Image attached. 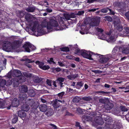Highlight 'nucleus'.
I'll return each instance as SVG.
<instances>
[{
  "label": "nucleus",
  "instance_id": "nucleus-16",
  "mask_svg": "<svg viewBox=\"0 0 129 129\" xmlns=\"http://www.w3.org/2000/svg\"><path fill=\"white\" fill-rule=\"evenodd\" d=\"M81 117L83 122L85 123L86 121H88L91 119V118L90 116L87 115H86L82 116Z\"/></svg>",
  "mask_w": 129,
  "mask_h": 129
},
{
  "label": "nucleus",
  "instance_id": "nucleus-33",
  "mask_svg": "<svg viewBox=\"0 0 129 129\" xmlns=\"http://www.w3.org/2000/svg\"><path fill=\"white\" fill-rule=\"evenodd\" d=\"M80 98L78 96H76L73 99V102H78L80 100Z\"/></svg>",
  "mask_w": 129,
  "mask_h": 129
},
{
  "label": "nucleus",
  "instance_id": "nucleus-28",
  "mask_svg": "<svg viewBox=\"0 0 129 129\" xmlns=\"http://www.w3.org/2000/svg\"><path fill=\"white\" fill-rule=\"evenodd\" d=\"M34 77L33 79V80L35 82H39L41 81V79L38 76H34Z\"/></svg>",
  "mask_w": 129,
  "mask_h": 129
},
{
  "label": "nucleus",
  "instance_id": "nucleus-46",
  "mask_svg": "<svg viewBox=\"0 0 129 129\" xmlns=\"http://www.w3.org/2000/svg\"><path fill=\"white\" fill-rule=\"evenodd\" d=\"M34 61H31L29 59H25V63H28L31 62H33Z\"/></svg>",
  "mask_w": 129,
  "mask_h": 129
},
{
  "label": "nucleus",
  "instance_id": "nucleus-29",
  "mask_svg": "<svg viewBox=\"0 0 129 129\" xmlns=\"http://www.w3.org/2000/svg\"><path fill=\"white\" fill-rule=\"evenodd\" d=\"M23 74L27 78H30L32 76V75L31 74L28 72H24Z\"/></svg>",
  "mask_w": 129,
  "mask_h": 129
},
{
  "label": "nucleus",
  "instance_id": "nucleus-34",
  "mask_svg": "<svg viewBox=\"0 0 129 129\" xmlns=\"http://www.w3.org/2000/svg\"><path fill=\"white\" fill-rule=\"evenodd\" d=\"M28 103L29 104V105L30 106L32 107L33 106L34 107L35 105V102L33 100H30L28 102Z\"/></svg>",
  "mask_w": 129,
  "mask_h": 129
},
{
  "label": "nucleus",
  "instance_id": "nucleus-7",
  "mask_svg": "<svg viewBox=\"0 0 129 129\" xmlns=\"http://www.w3.org/2000/svg\"><path fill=\"white\" fill-rule=\"evenodd\" d=\"M25 18L29 23H30L33 22L35 18L33 16L30 14H26L25 16Z\"/></svg>",
  "mask_w": 129,
  "mask_h": 129
},
{
  "label": "nucleus",
  "instance_id": "nucleus-27",
  "mask_svg": "<svg viewBox=\"0 0 129 129\" xmlns=\"http://www.w3.org/2000/svg\"><path fill=\"white\" fill-rule=\"evenodd\" d=\"M84 84V83L83 82H79L77 83L76 85L77 87L78 88L79 87H82Z\"/></svg>",
  "mask_w": 129,
  "mask_h": 129
},
{
  "label": "nucleus",
  "instance_id": "nucleus-52",
  "mask_svg": "<svg viewBox=\"0 0 129 129\" xmlns=\"http://www.w3.org/2000/svg\"><path fill=\"white\" fill-rule=\"evenodd\" d=\"M53 58H51L49 60H48L47 61L50 63H52L53 62L54 64H55V62L53 61Z\"/></svg>",
  "mask_w": 129,
  "mask_h": 129
},
{
  "label": "nucleus",
  "instance_id": "nucleus-11",
  "mask_svg": "<svg viewBox=\"0 0 129 129\" xmlns=\"http://www.w3.org/2000/svg\"><path fill=\"white\" fill-rule=\"evenodd\" d=\"M12 75L14 77H20L22 75V73L20 71L15 70L13 71Z\"/></svg>",
  "mask_w": 129,
  "mask_h": 129
},
{
  "label": "nucleus",
  "instance_id": "nucleus-51",
  "mask_svg": "<svg viewBox=\"0 0 129 129\" xmlns=\"http://www.w3.org/2000/svg\"><path fill=\"white\" fill-rule=\"evenodd\" d=\"M49 68V67L48 66H43L42 68V69L43 70H46L48 69Z\"/></svg>",
  "mask_w": 129,
  "mask_h": 129
},
{
  "label": "nucleus",
  "instance_id": "nucleus-43",
  "mask_svg": "<svg viewBox=\"0 0 129 129\" xmlns=\"http://www.w3.org/2000/svg\"><path fill=\"white\" fill-rule=\"evenodd\" d=\"M83 109H82L80 108H78L77 109V112L79 114L82 113L83 112Z\"/></svg>",
  "mask_w": 129,
  "mask_h": 129
},
{
  "label": "nucleus",
  "instance_id": "nucleus-25",
  "mask_svg": "<svg viewBox=\"0 0 129 129\" xmlns=\"http://www.w3.org/2000/svg\"><path fill=\"white\" fill-rule=\"evenodd\" d=\"M35 9V8L34 7H29L27 8L26 10V11L29 12H34Z\"/></svg>",
  "mask_w": 129,
  "mask_h": 129
},
{
  "label": "nucleus",
  "instance_id": "nucleus-14",
  "mask_svg": "<svg viewBox=\"0 0 129 129\" xmlns=\"http://www.w3.org/2000/svg\"><path fill=\"white\" fill-rule=\"evenodd\" d=\"M110 58L109 56H106L105 57L101 58L99 59L100 62L101 63H105L108 61Z\"/></svg>",
  "mask_w": 129,
  "mask_h": 129
},
{
  "label": "nucleus",
  "instance_id": "nucleus-2",
  "mask_svg": "<svg viewBox=\"0 0 129 129\" xmlns=\"http://www.w3.org/2000/svg\"><path fill=\"white\" fill-rule=\"evenodd\" d=\"M42 25L43 27H47V29L50 31L63 29L59 26L57 22L53 19L50 20L49 23L46 20H44L42 23Z\"/></svg>",
  "mask_w": 129,
  "mask_h": 129
},
{
  "label": "nucleus",
  "instance_id": "nucleus-54",
  "mask_svg": "<svg viewBox=\"0 0 129 129\" xmlns=\"http://www.w3.org/2000/svg\"><path fill=\"white\" fill-rule=\"evenodd\" d=\"M17 120V117L14 118L12 120V122L13 123H15Z\"/></svg>",
  "mask_w": 129,
  "mask_h": 129
},
{
  "label": "nucleus",
  "instance_id": "nucleus-60",
  "mask_svg": "<svg viewBox=\"0 0 129 129\" xmlns=\"http://www.w3.org/2000/svg\"><path fill=\"white\" fill-rule=\"evenodd\" d=\"M95 11V9H90L88 10V11L90 12H94Z\"/></svg>",
  "mask_w": 129,
  "mask_h": 129
},
{
  "label": "nucleus",
  "instance_id": "nucleus-17",
  "mask_svg": "<svg viewBox=\"0 0 129 129\" xmlns=\"http://www.w3.org/2000/svg\"><path fill=\"white\" fill-rule=\"evenodd\" d=\"M52 105L55 108H57L60 106V104L56 99L54 100L52 102Z\"/></svg>",
  "mask_w": 129,
  "mask_h": 129
},
{
  "label": "nucleus",
  "instance_id": "nucleus-42",
  "mask_svg": "<svg viewBox=\"0 0 129 129\" xmlns=\"http://www.w3.org/2000/svg\"><path fill=\"white\" fill-rule=\"evenodd\" d=\"M5 107L3 102L2 101H0V108H3Z\"/></svg>",
  "mask_w": 129,
  "mask_h": 129
},
{
  "label": "nucleus",
  "instance_id": "nucleus-37",
  "mask_svg": "<svg viewBox=\"0 0 129 129\" xmlns=\"http://www.w3.org/2000/svg\"><path fill=\"white\" fill-rule=\"evenodd\" d=\"M103 116L104 117H103V116H102V117H103V118L105 121H109V116L105 115H104Z\"/></svg>",
  "mask_w": 129,
  "mask_h": 129
},
{
  "label": "nucleus",
  "instance_id": "nucleus-31",
  "mask_svg": "<svg viewBox=\"0 0 129 129\" xmlns=\"http://www.w3.org/2000/svg\"><path fill=\"white\" fill-rule=\"evenodd\" d=\"M6 80L5 79H2L0 83V86L3 87L6 84Z\"/></svg>",
  "mask_w": 129,
  "mask_h": 129
},
{
  "label": "nucleus",
  "instance_id": "nucleus-10",
  "mask_svg": "<svg viewBox=\"0 0 129 129\" xmlns=\"http://www.w3.org/2000/svg\"><path fill=\"white\" fill-rule=\"evenodd\" d=\"M96 30L99 33L100 35L99 36L101 37L100 39L104 40H105L106 39L105 36L102 33L103 31V30L102 29L97 28H96Z\"/></svg>",
  "mask_w": 129,
  "mask_h": 129
},
{
  "label": "nucleus",
  "instance_id": "nucleus-18",
  "mask_svg": "<svg viewBox=\"0 0 129 129\" xmlns=\"http://www.w3.org/2000/svg\"><path fill=\"white\" fill-rule=\"evenodd\" d=\"M39 108L40 110L42 112H45L47 109V107L45 105L43 104L39 106Z\"/></svg>",
  "mask_w": 129,
  "mask_h": 129
},
{
  "label": "nucleus",
  "instance_id": "nucleus-63",
  "mask_svg": "<svg viewBox=\"0 0 129 129\" xmlns=\"http://www.w3.org/2000/svg\"><path fill=\"white\" fill-rule=\"evenodd\" d=\"M57 100V101H58V102H59L60 103H61L62 104H64L65 102V101L64 100H63L62 101L59 100H58V99H56Z\"/></svg>",
  "mask_w": 129,
  "mask_h": 129
},
{
  "label": "nucleus",
  "instance_id": "nucleus-39",
  "mask_svg": "<svg viewBox=\"0 0 129 129\" xmlns=\"http://www.w3.org/2000/svg\"><path fill=\"white\" fill-rule=\"evenodd\" d=\"M107 101V100L106 99H101L99 100V102L103 104H104Z\"/></svg>",
  "mask_w": 129,
  "mask_h": 129
},
{
  "label": "nucleus",
  "instance_id": "nucleus-4",
  "mask_svg": "<svg viewBox=\"0 0 129 129\" xmlns=\"http://www.w3.org/2000/svg\"><path fill=\"white\" fill-rule=\"evenodd\" d=\"M77 53L80 54L84 58L91 60H93L91 57L92 55L94 54L93 52L90 51H87L85 50H81L79 49H77Z\"/></svg>",
  "mask_w": 129,
  "mask_h": 129
},
{
  "label": "nucleus",
  "instance_id": "nucleus-1",
  "mask_svg": "<svg viewBox=\"0 0 129 129\" xmlns=\"http://www.w3.org/2000/svg\"><path fill=\"white\" fill-rule=\"evenodd\" d=\"M120 22L119 18L118 17H117L113 22L115 28V30L112 31V33L110 32L107 34L109 36L112 34L111 36L109 38V40L111 42L115 41L118 35H119L120 36L122 37L123 36V35H126L125 34H125L124 33H123V34H122L123 33H121V31L123 30V27L121 25L119 24Z\"/></svg>",
  "mask_w": 129,
  "mask_h": 129
},
{
  "label": "nucleus",
  "instance_id": "nucleus-19",
  "mask_svg": "<svg viewBox=\"0 0 129 129\" xmlns=\"http://www.w3.org/2000/svg\"><path fill=\"white\" fill-rule=\"evenodd\" d=\"M47 110V112L46 113V115L48 116H51L53 114V109L50 108H48Z\"/></svg>",
  "mask_w": 129,
  "mask_h": 129
},
{
  "label": "nucleus",
  "instance_id": "nucleus-61",
  "mask_svg": "<svg viewBox=\"0 0 129 129\" xmlns=\"http://www.w3.org/2000/svg\"><path fill=\"white\" fill-rule=\"evenodd\" d=\"M54 70H55L57 72H59L61 71V69L59 68H57L54 69Z\"/></svg>",
  "mask_w": 129,
  "mask_h": 129
},
{
  "label": "nucleus",
  "instance_id": "nucleus-36",
  "mask_svg": "<svg viewBox=\"0 0 129 129\" xmlns=\"http://www.w3.org/2000/svg\"><path fill=\"white\" fill-rule=\"evenodd\" d=\"M61 51H63L67 52L70 51L69 48L68 47H65L60 48Z\"/></svg>",
  "mask_w": 129,
  "mask_h": 129
},
{
  "label": "nucleus",
  "instance_id": "nucleus-23",
  "mask_svg": "<svg viewBox=\"0 0 129 129\" xmlns=\"http://www.w3.org/2000/svg\"><path fill=\"white\" fill-rule=\"evenodd\" d=\"M28 93L29 96L32 97H33L35 95V92L33 89H30L29 90Z\"/></svg>",
  "mask_w": 129,
  "mask_h": 129
},
{
  "label": "nucleus",
  "instance_id": "nucleus-40",
  "mask_svg": "<svg viewBox=\"0 0 129 129\" xmlns=\"http://www.w3.org/2000/svg\"><path fill=\"white\" fill-rule=\"evenodd\" d=\"M98 93H100L101 94H103L104 95H107V94H108L110 93V92H105L103 91H98L97 92Z\"/></svg>",
  "mask_w": 129,
  "mask_h": 129
},
{
  "label": "nucleus",
  "instance_id": "nucleus-21",
  "mask_svg": "<svg viewBox=\"0 0 129 129\" xmlns=\"http://www.w3.org/2000/svg\"><path fill=\"white\" fill-rule=\"evenodd\" d=\"M120 48L117 46H116L113 49L112 51V53L114 54H117L118 53L120 50Z\"/></svg>",
  "mask_w": 129,
  "mask_h": 129
},
{
  "label": "nucleus",
  "instance_id": "nucleus-64",
  "mask_svg": "<svg viewBox=\"0 0 129 129\" xmlns=\"http://www.w3.org/2000/svg\"><path fill=\"white\" fill-rule=\"evenodd\" d=\"M41 101L43 103H45L46 102V101L45 100L43 99L42 98H41Z\"/></svg>",
  "mask_w": 129,
  "mask_h": 129
},
{
  "label": "nucleus",
  "instance_id": "nucleus-57",
  "mask_svg": "<svg viewBox=\"0 0 129 129\" xmlns=\"http://www.w3.org/2000/svg\"><path fill=\"white\" fill-rule=\"evenodd\" d=\"M84 11H79L77 14L78 15H82L84 14Z\"/></svg>",
  "mask_w": 129,
  "mask_h": 129
},
{
  "label": "nucleus",
  "instance_id": "nucleus-12",
  "mask_svg": "<svg viewBox=\"0 0 129 129\" xmlns=\"http://www.w3.org/2000/svg\"><path fill=\"white\" fill-rule=\"evenodd\" d=\"M68 72H70V74L67 76H66V78L69 79V80H73L78 77V75L77 74H75L74 75L72 74L71 72H69V71H67V74Z\"/></svg>",
  "mask_w": 129,
  "mask_h": 129
},
{
  "label": "nucleus",
  "instance_id": "nucleus-55",
  "mask_svg": "<svg viewBox=\"0 0 129 129\" xmlns=\"http://www.w3.org/2000/svg\"><path fill=\"white\" fill-rule=\"evenodd\" d=\"M83 100H84L86 101H90L91 98H90L89 97H84L83 98Z\"/></svg>",
  "mask_w": 129,
  "mask_h": 129
},
{
  "label": "nucleus",
  "instance_id": "nucleus-6",
  "mask_svg": "<svg viewBox=\"0 0 129 129\" xmlns=\"http://www.w3.org/2000/svg\"><path fill=\"white\" fill-rule=\"evenodd\" d=\"M65 79L62 77H59L57 78L56 80V82L58 83V85L61 88L63 87L64 86V84H65V83L63 82L64 81Z\"/></svg>",
  "mask_w": 129,
  "mask_h": 129
},
{
  "label": "nucleus",
  "instance_id": "nucleus-5",
  "mask_svg": "<svg viewBox=\"0 0 129 129\" xmlns=\"http://www.w3.org/2000/svg\"><path fill=\"white\" fill-rule=\"evenodd\" d=\"M23 47L25 49V51L29 52L36 49L35 47L29 42L26 43Z\"/></svg>",
  "mask_w": 129,
  "mask_h": 129
},
{
  "label": "nucleus",
  "instance_id": "nucleus-48",
  "mask_svg": "<svg viewBox=\"0 0 129 129\" xmlns=\"http://www.w3.org/2000/svg\"><path fill=\"white\" fill-rule=\"evenodd\" d=\"M76 126L78 129H81V126L80 125V123L79 122H76Z\"/></svg>",
  "mask_w": 129,
  "mask_h": 129
},
{
  "label": "nucleus",
  "instance_id": "nucleus-13",
  "mask_svg": "<svg viewBox=\"0 0 129 129\" xmlns=\"http://www.w3.org/2000/svg\"><path fill=\"white\" fill-rule=\"evenodd\" d=\"M36 34H37L38 36H41L45 34V31L43 28H39L37 31H35Z\"/></svg>",
  "mask_w": 129,
  "mask_h": 129
},
{
  "label": "nucleus",
  "instance_id": "nucleus-26",
  "mask_svg": "<svg viewBox=\"0 0 129 129\" xmlns=\"http://www.w3.org/2000/svg\"><path fill=\"white\" fill-rule=\"evenodd\" d=\"M21 108L24 111H27L29 110V105L25 104L22 106Z\"/></svg>",
  "mask_w": 129,
  "mask_h": 129
},
{
  "label": "nucleus",
  "instance_id": "nucleus-20",
  "mask_svg": "<svg viewBox=\"0 0 129 129\" xmlns=\"http://www.w3.org/2000/svg\"><path fill=\"white\" fill-rule=\"evenodd\" d=\"M113 104L111 103H109L106 104H105L104 107L107 110L111 109L113 107Z\"/></svg>",
  "mask_w": 129,
  "mask_h": 129
},
{
  "label": "nucleus",
  "instance_id": "nucleus-50",
  "mask_svg": "<svg viewBox=\"0 0 129 129\" xmlns=\"http://www.w3.org/2000/svg\"><path fill=\"white\" fill-rule=\"evenodd\" d=\"M64 17L65 18L68 20L70 19V16L68 14H65L64 15Z\"/></svg>",
  "mask_w": 129,
  "mask_h": 129
},
{
  "label": "nucleus",
  "instance_id": "nucleus-47",
  "mask_svg": "<svg viewBox=\"0 0 129 129\" xmlns=\"http://www.w3.org/2000/svg\"><path fill=\"white\" fill-rule=\"evenodd\" d=\"M48 8L46 9V10L47 12L51 13L52 12V10L51 8L47 7Z\"/></svg>",
  "mask_w": 129,
  "mask_h": 129
},
{
  "label": "nucleus",
  "instance_id": "nucleus-41",
  "mask_svg": "<svg viewBox=\"0 0 129 129\" xmlns=\"http://www.w3.org/2000/svg\"><path fill=\"white\" fill-rule=\"evenodd\" d=\"M120 108L121 110L123 111H126L128 110V109L124 106H120Z\"/></svg>",
  "mask_w": 129,
  "mask_h": 129
},
{
  "label": "nucleus",
  "instance_id": "nucleus-8",
  "mask_svg": "<svg viewBox=\"0 0 129 129\" xmlns=\"http://www.w3.org/2000/svg\"><path fill=\"white\" fill-rule=\"evenodd\" d=\"M100 17H96L92 19V21L90 23V25L92 26H97L99 24L100 22Z\"/></svg>",
  "mask_w": 129,
  "mask_h": 129
},
{
  "label": "nucleus",
  "instance_id": "nucleus-22",
  "mask_svg": "<svg viewBox=\"0 0 129 129\" xmlns=\"http://www.w3.org/2000/svg\"><path fill=\"white\" fill-rule=\"evenodd\" d=\"M18 116L21 117H25L26 114L23 111H19L18 113Z\"/></svg>",
  "mask_w": 129,
  "mask_h": 129
},
{
  "label": "nucleus",
  "instance_id": "nucleus-49",
  "mask_svg": "<svg viewBox=\"0 0 129 129\" xmlns=\"http://www.w3.org/2000/svg\"><path fill=\"white\" fill-rule=\"evenodd\" d=\"M58 65L61 67H63L65 66L64 64L61 62L60 61H58L57 62Z\"/></svg>",
  "mask_w": 129,
  "mask_h": 129
},
{
  "label": "nucleus",
  "instance_id": "nucleus-30",
  "mask_svg": "<svg viewBox=\"0 0 129 129\" xmlns=\"http://www.w3.org/2000/svg\"><path fill=\"white\" fill-rule=\"evenodd\" d=\"M108 10H109L110 12H111V10L107 8H105L101 9V11L103 13H106L108 12Z\"/></svg>",
  "mask_w": 129,
  "mask_h": 129
},
{
  "label": "nucleus",
  "instance_id": "nucleus-32",
  "mask_svg": "<svg viewBox=\"0 0 129 129\" xmlns=\"http://www.w3.org/2000/svg\"><path fill=\"white\" fill-rule=\"evenodd\" d=\"M36 64L39 65V67L41 69L44 65V63L41 62H40L39 61H36Z\"/></svg>",
  "mask_w": 129,
  "mask_h": 129
},
{
  "label": "nucleus",
  "instance_id": "nucleus-56",
  "mask_svg": "<svg viewBox=\"0 0 129 129\" xmlns=\"http://www.w3.org/2000/svg\"><path fill=\"white\" fill-rule=\"evenodd\" d=\"M124 29L125 30L126 34H129V28L128 27H125L124 28Z\"/></svg>",
  "mask_w": 129,
  "mask_h": 129
},
{
  "label": "nucleus",
  "instance_id": "nucleus-62",
  "mask_svg": "<svg viewBox=\"0 0 129 129\" xmlns=\"http://www.w3.org/2000/svg\"><path fill=\"white\" fill-rule=\"evenodd\" d=\"M125 16L129 20V12H127L125 14Z\"/></svg>",
  "mask_w": 129,
  "mask_h": 129
},
{
  "label": "nucleus",
  "instance_id": "nucleus-45",
  "mask_svg": "<svg viewBox=\"0 0 129 129\" xmlns=\"http://www.w3.org/2000/svg\"><path fill=\"white\" fill-rule=\"evenodd\" d=\"M39 4L41 5L45 6L46 7H48V6H46V4H45V1L40 2Z\"/></svg>",
  "mask_w": 129,
  "mask_h": 129
},
{
  "label": "nucleus",
  "instance_id": "nucleus-35",
  "mask_svg": "<svg viewBox=\"0 0 129 129\" xmlns=\"http://www.w3.org/2000/svg\"><path fill=\"white\" fill-rule=\"evenodd\" d=\"M122 52L125 54H128L129 53V48H124L122 51Z\"/></svg>",
  "mask_w": 129,
  "mask_h": 129
},
{
  "label": "nucleus",
  "instance_id": "nucleus-38",
  "mask_svg": "<svg viewBox=\"0 0 129 129\" xmlns=\"http://www.w3.org/2000/svg\"><path fill=\"white\" fill-rule=\"evenodd\" d=\"M58 21L60 24H61V23H63V20L64 19V18L63 17H62L59 16L58 17Z\"/></svg>",
  "mask_w": 129,
  "mask_h": 129
},
{
  "label": "nucleus",
  "instance_id": "nucleus-59",
  "mask_svg": "<svg viewBox=\"0 0 129 129\" xmlns=\"http://www.w3.org/2000/svg\"><path fill=\"white\" fill-rule=\"evenodd\" d=\"M93 72L95 73L100 74L102 73V71L99 70H95L93 71Z\"/></svg>",
  "mask_w": 129,
  "mask_h": 129
},
{
  "label": "nucleus",
  "instance_id": "nucleus-24",
  "mask_svg": "<svg viewBox=\"0 0 129 129\" xmlns=\"http://www.w3.org/2000/svg\"><path fill=\"white\" fill-rule=\"evenodd\" d=\"M29 25L31 27L32 30L35 31L37 26V24L33 21L29 24Z\"/></svg>",
  "mask_w": 129,
  "mask_h": 129
},
{
  "label": "nucleus",
  "instance_id": "nucleus-3",
  "mask_svg": "<svg viewBox=\"0 0 129 129\" xmlns=\"http://www.w3.org/2000/svg\"><path fill=\"white\" fill-rule=\"evenodd\" d=\"M19 48V45L16 44L12 46L11 44L8 42H6L5 43L3 46V49L4 50L8 51H10L11 49H13L16 52H19L21 51H19L17 50Z\"/></svg>",
  "mask_w": 129,
  "mask_h": 129
},
{
  "label": "nucleus",
  "instance_id": "nucleus-9",
  "mask_svg": "<svg viewBox=\"0 0 129 129\" xmlns=\"http://www.w3.org/2000/svg\"><path fill=\"white\" fill-rule=\"evenodd\" d=\"M19 104V101L17 98H14L12 102V105H10L9 107H7V109H10L12 106L14 107H17L18 106Z\"/></svg>",
  "mask_w": 129,
  "mask_h": 129
},
{
  "label": "nucleus",
  "instance_id": "nucleus-58",
  "mask_svg": "<svg viewBox=\"0 0 129 129\" xmlns=\"http://www.w3.org/2000/svg\"><path fill=\"white\" fill-rule=\"evenodd\" d=\"M98 0H86V1H87V3H93L95 1H96Z\"/></svg>",
  "mask_w": 129,
  "mask_h": 129
},
{
  "label": "nucleus",
  "instance_id": "nucleus-44",
  "mask_svg": "<svg viewBox=\"0 0 129 129\" xmlns=\"http://www.w3.org/2000/svg\"><path fill=\"white\" fill-rule=\"evenodd\" d=\"M65 93V92H62L58 94V95L60 99L62 98L63 96V95Z\"/></svg>",
  "mask_w": 129,
  "mask_h": 129
},
{
  "label": "nucleus",
  "instance_id": "nucleus-53",
  "mask_svg": "<svg viewBox=\"0 0 129 129\" xmlns=\"http://www.w3.org/2000/svg\"><path fill=\"white\" fill-rule=\"evenodd\" d=\"M46 82L48 85L50 86H51V80L49 79H47V80Z\"/></svg>",
  "mask_w": 129,
  "mask_h": 129
},
{
  "label": "nucleus",
  "instance_id": "nucleus-15",
  "mask_svg": "<svg viewBox=\"0 0 129 129\" xmlns=\"http://www.w3.org/2000/svg\"><path fill=\"white\" fill-rule=\"evenodd\" d=\"M19 89L20 92L22 93L26 92L27 91V87L26 85L20 86Z\"/></svg>",
  "mask_w": 129,
  "mask_h": 129
}]
</instances>
